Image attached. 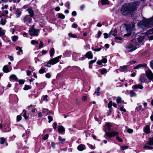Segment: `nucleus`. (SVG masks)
<instances>
[{"mask_svg": "<svg viewBox=\"0 0 153 153\" xmlns=\"http://www.w3.org/2000/svg\"><path fill=\"white\" fill-rule=\"evenodd\" d=\"M138 4V3L136 1L130 4H124L121 9V13L123 15L131 13L136 10Z\"/></svg>", "mask_w": 153, "mask_h": 153, "instance_id": "nucleus-1", "label": "nucleus"}, {"mask_svg": "<svg viewBox=\"0 0 153 153\" xmlns=\"http://www.w3.org/2000/svg\"><path fill=\"white\" fill-rule=\"evenodd\" d=\"M153 25V19L152 18L147 19H145L142 21L138 22L137 24L138 26L142 28L144 27H149Z\"/></svg>", "mask_w": 153, "mask_h": 153, "instance_id": "nucleus-2", "label": "nucleus"}, {"mask_svg": "<svg viewBox=\"0 0 153 153\" xmlns=\"http://www.w3.org/2000/svg\"><path fill=\"white\" fill-rule=\"evenodd\" d=\"M61 58V56H59L53 59L49 60L45 66L48 67H50L51 65H54L58 62L59 60V59Z\"/></svg>", "mask_w": 153, "mask_h": 153, "instance_id": "nucleus-3", "label": "nucleus"}, {"mask_svg": "<svg viewBox=\"0 0 153 153\" xmlns=\"http://www.w3.org/2000/svg\"><path fill=\"white\" fill-rule=\"evenodd\" d=\"M39 32V30L38 29H30L29 30V34L31 36H38V33Z\"/></svg>", "mask_w": 153, "mask_h": 153, "instance_id": "nucleus-4", "label": "nucleus"}, {"mask_svg": "<svg viewBox=\"0 0 153 153\" xmlns=\"http://www.w3.org/2000/svg\"><path fill=\"white\" fill-rule=\"evenodd\" d=\"M119 134V132L115 131L112 132H107L106 133V135L109 137H111L114 136L115 135H118Z\"/></svg>", "mask_w": 153, "mask_h": 153, "instance_id": "nucleus-5", "label": "nucleus"}, {"mask_svg": "<svg viewBox=\"0 0 153 153\" xmlns=\"http://www.w3.org/2000/svg\"><path fill=\"white\" fill-rule=\"evenodd\" d=\"M146 74L149 79L151 80L153 79V74L150 70L146 71Z\"/></svg>", "mask_w": 153, "mask_h": 153, "instance_id": "nucleus-6", "label": "nucleus"}, {"mask_svg": "<svg viewBox=\"0 0 153 153\" xmlns=\"http://www.w3.org/2000/svg\"><path fill=\"white\" fill-rule=\"evenodd\" d=\"M146 66L147 65L146 64H140L135 66L134 69H138L143 67H146Z\"/></svg>", "mask_w": 153, "mask_h": 153, "instance_id": "nucleus-7", "label": "nucleus"}, {"mask_svg": "<svg viewBox=\"0 0 153 153\" xmlns=\"http://www.w3.org/2000/svg\"><path fill=\"white\" fill-rule=\"evenodd\" d=\"M145 77L144 75L142 74L140 76L139 81H140V82L144 83L145 81Z\"/></svg>", "mask_w": 153, "mask_h": 153, "instance_id": "nucleus-8", "label": "nucleus"}, {"mask_svg": "<svg viewBox=\"0 0 153 153\" xmlns=\"http://www.w3.org/2000/svg\"><path fill=\"white\" fill-rule=\"evenodd\" d=\"M149 141L146 142V144L150 145H153V136L152 137H149Z\"/></svg>", "mask_w": 153, "mask_h": 153, "instance_id": "nucleus-9", "label": "nucleus"}, {"mask_svg": "<svg viewBox=\"0 0 153 153\" xmlns=\"http://www.w3.org/2000/svg\"><path fill=\"white\" fill-rule=\"evenodd\" d=\"M85 149V146L82 144L79 145L77 147L78 149L80 151H82Z\"/></svg>", "mask_w": 153, "mask_h": 153, "instance_id": "nucleus-10", "label": "nucleus"}, {"mask_svg": "<svg viewBox=\"0 0 153 153\" xmlns=\"http://www.w3.org/2000/svg\"><path fill=\"white\" fill-rule=\"evenodd\" d=\"M85 56H86V57L88 58V59H92L93 57V55L91 51L88 52L85 55Z\"/></svg>", "mask_w": 153, "mask_h": 153, "instance_id": "nucleus-11", "label": "nucleus"}, {"mask_svg": "<svg viewBox=\"0 0 153 153\" xmlns=\"http://www.w3.org/2000/svg\"><path fill=\"white\" fill-rule=\"evenodd\" d=\"M144 131L146 133L149 134L150 133L149 126L148 125L146 126L144 128Z\"/></svg>", "mask_w": 153, "mask_h": 153, "instance_id": "nucleus-12", "label": "nucleus"}, {"mask_svg": "<svg viewBox=\"0 0 153 153\" xmlns=\"http://www.w3.org/2000/svg\"><path fill=\"white\" fill-rule=\"evenodd\" d=\"M58 131L61 133L64 132L65 131V128L62 126H60L58 128Z\"/></svg>", "mask_w": 153, "mask_h": 153, "instance_id": "nucleus-13", "label": "nucleus"}, {"mask_svg": "<svg viewBox=\"0 0 153 153\" xmlns=\"http://www.w3.org/2000/svg\"><path fill=\"white\" fill-rule=\"evenodd\" d=\"M29 19V22H30V21L31 19V18L30 17V16L28 15L26 16L24 18V22H25V21H27L28 19Z\"/></svg>", "mask_w": 153, "mask_h": 153, "instance_id": "nucleus-14", "label": "nucleus"}, {"mask_svg": "<svg viewBox=\"0 0 153 153\" xmlns=\"http://www.w3.org/2000/svg\"><path fill=\"white\" fill-rule=\"evenodd\" d=\"M28 13H29L30 17L33 16L34 15L33 11L31 8H29L27 10Z\"/></svg>", "mask_w": 153, "mask_h": 153, "instance_id": "nucleus-15", "label": "nucleus"}, {"mask_svg": "<svg viewBox=\"0 0 153 153\" xmlns=\"http://www.w3.org/2000/svg\"><path fill=\"white\" fill-rule=\"evenodd\" d=\"M3 71L4 72L7 73L9 72V69L7 65H5L3 68Z\"/></svg>", "mask_w": 153, "mask_h": 153, "instance_id": "nucleus-16", "label": "nucleus"}, {"mask_svg": "<svg viewBox=\"0 0 153 153\" xmlns=\"http://www.w3.org/2000/svg\"><path fill=\"white\" fill-rule=\"evenodd\" d=\"M133 87L135 89H137V88H139L141 89H142L143 88V86L140 85H135L133 86Z\"/></svg>", "mask_w": 153, "mask_h": 153, "instance_id": "nucleus-17", "label": "nucleus"}, {"mask_svg": "<svg viewBox=\"0 0 153 153\" xmlns=\"http://www.w3.org/2000/svg\"><path fill=\"white\" fill-rule=\"evenodd\" d=\"M152 33H153V28L148 30L146 32V35H147L152 34Z\"/></svg>", "mask_w": 153, "mask_h": 153, "instance_id": "nucleus-18", "label": "nucleus"}, {"mask_svg": "<svg viewBox=\"0 0 153 153\" xmlns=\"http://www.w3.org/2000/svg\"><path fill=\"white\" fill-rule=\"evenodd\" d=\"M144 36H141L138 38L137 40L139 42H141L144 40Z\"/></svg>", "mask_w": 153, "mask_h": 153, "instance_id": "nucleus-19", "label": "nucleus"}, {"mask_svg": "<svg viewBox=\"0 0 153 153\" xmlns=\"http://www.w3.org/2000/svg\"><path fill=\"white\" fill-rule=\"evenodd\" d=\"M131 17L132 19H135L136 18L137 16L135 13L134 12H132L131 13Z\"/></svg>", "mask_w": 153, "mask_h": 153, "instance_id": "nucleus-20", "label": "nucleus"}, {"mask_svg": "<svg viewBox=\"0 0 153 153\" xmlns=\"http://www.w3.org/2000/svg\"><path fill=\"white\" fill-rule=\"evenodd\" d=\"M5 34V30H3L1 27H0V36H3Z\"/></svg>", "mask_w": 153, "mask_h": 153, "instance_id": "nucleus-21", "label": "nucleus"}, {"mask_svg": "<svg viewBox=\"0 0 153 153\" xmlns=\"http://www.w3.org/2000/svg\"><path fill=\"white\" fill-rule=\"evenodd\" d=\"M127 66L126 65H124L120 69V71H124L127 70Z\"/></svg>", "mask_w": 153, "mask_h": 153, "instance_id": "nucleus-22", "label": "nucleus"}, {"mask_svg": "<svg viewBox=\"0 0 153 153\" xmlns=\"http://www.w3.org/2000/svg\"><path fill=\"white\" fill-rule=\"evenodd\" d=\"M126 29L129 31H130L132 29L130 25H128L126 27Z\"/></svg>", "mask_w": 153, "mask_h": 153, "instance_id": "nucleus-23", "label": "nucleus"}, {"mask_svg": "<svg viewBox=\"0 0 153 153\" xmlns=\"http://www.w3.org/2000/svg\"><path fill=\"white\" fill-rule=\"evenodd\" d=\"M101 3L102 5L109 4L108 0H102L101 1Z\"/></svg>", "mask_w": 153, "mask_h": 153, "instance_id": "nucleus-24", "label": "nucleus"}, {"mask_svg": "<svg viewBox=\"0 0 153 153\" xmlns=\"http://www.w3.org/2000/svg\"><path fill=\"white\" fill-rule=\"evenodd\" d=\"M117 102L118 103H120L121 102H122L123 103L124 101H122L121 98L120 97H118L117 98Z\"/></svg>", "mask_w": 153, "mask_h": 153, "instance_id": "nucleus-25", "label": "nucleus"}, {"mask_svg": "<svg viewBox=\"0 0 153 153\" xmlns=\"http://www.w3.org/2000/svg\"><path fill=\"white\" fill-rule=\"evenodd\" d=\"M10 78L13 79V80L16 81L17 79V78L16 76L15 75H12L10 76Z\"/></svg>", "mask_w": 153, "mask_h": 153, "instance_id": "nucleus-26", "label": "nucleus"}, {"mask_svg": "<svg viewBox=\"0 0 153 153\" xmlns=\"http://www.w3.org/2000/svg\"><path fill=\"white\" fill-rule=\"evenodd\" d=\"M5 24V19H1L0 21V24L1 25H4Z\"/></svg>", "mask_w": 153, "mask_h": 153, "instance_id": "nucleus-27", "label": "nucleus"}, {"mask_svg": "<svg viewBox=\"0 0 153 153\" xmlns=\"http://www.w3.org/2000/svg\"><path fill=\"white\" fill-rule=\"evenodd\" d=\"M18 37L16 36H13L12 37V40L13 42H16L18 39Z\"/></svg>", "mask_w": 153, "mask_h": 153, "instance_id": "nucleus-28", "label": "nucleus"}, {"mask_svg": "<svg viewBox=\"0 0 153 153\" xmlns=\"http://www.w3.org/2000/svg\"><path fill=\"white\" fill-rule=\"evenodd\" d=\"M21 13V12L18 9H17L16 11V14H17V17H19Z\"/></svg>", "mask_w": 153, "mask_h": 153, "instance_id": "nucleus-29", "label": "nucleus"}, {"mask_svg": "<svg viewBox=\"0 0 153 153\" xmlns=\"http://www.w3.org/2000/svg\"><path fill=\"white\" fill-rule=\"evenodd\" d=\"M5 142V139L4 137H1L0 138V143L1 144H3Z\"/></svg>", "mask_w": 153, "mask_h": 153, "instance_id": "nucleus-30", "label": "nucleus"}, {"mask_svg": "<svg viewBox=\"0 0 153 153\" xmlns=\"http://www.w3.org/2000/svg\"><path fill=\"white\" fill-rule=\"evenodd\" d=\"M23 112L24 113L23 114V117L26 120H27L28 118V117L26 115V111L25 110H23Z\"/></svg>", "mask_w": 153, "mask_h": 153, "instance_id": "nucleus-31", "label": "nucleus"}, {"mask_svg": "<svg viewBox=\"0 0 153 153\" xmlns=\"http://www.w3.org/2000/svg\"><path fill=\"white\" fill-rule=\"evenodd\" d=\"M54 53V50L53 48H52L50 51V55L51 56H52Z\"/></svg>", "mask_w": 153, "mask_h": 153, "instance_id": "nucleus-32", "label": "nucleus"}, {"mask_svg": "<svg viewBox=\"0 0 153 153\" xmlns=\"http://www.w3.org/2000/svg\"><path fill=\"white\" fill-rule=\"evenodd\" d=\"M134 48V46L131 44H129L127 46L126 48L129 49H133Z\"/></svg>", "mask_w": 153, "mask_h": 153, "instance_id": "nucleus-33", "label": "nucleus"}, {"mask_svg": "<svg viewBox=\"0 0 153 153\" xmlns=\"http://www.w3.org/2000/svg\"><path fill=\"white\" fill-rule=\"evenodd\" d=\"M144 149H153V148L152 147L150 146H145L143 147Z\"/></svg>", "mask_w": 153, "mask_h": 153, "instance_id": "nucleus-34", "label": "nucleus"}, {"mask_svg": "<svg viewBox=\"0 0 153 153\" xmlns=\"http://www.w3.org/2000/svg\"><path fill=\"white\" fill-rule=\"evenodd\" d=\"M58 17L59 18L61 19H64L65 18V16L62 14H60L58 15Z\"/></svg>", "mask_w": 153, "mask_h": 153, "instance_id": "nucleus-35", "label": "nucleus"}, {"mask_svg": "<svg viewBox=\"0 0 153 153\" xmlns=\"http://www.w3.org/2000/svg\"><path fill=\"white\" fill-rule=\"evenodd\" d=\"M106 70L105 68H103L102 69L101 71V74H104L106 72Z\"/></svg>", "mask_w": 153, "mask_h": 153, "instance_id": "nucleus-36", "label": "nucleus"}, {"mask_svg": "<svg viewBox=\"0 0 153 153\" xmlns=\"http://www.w3.org/2000/svg\"><path fill=\"white\" fill-rule=\"evenodd\" d=\"M128 146H121V149L122 150H124L128 148Z\"/></svg>", "mask_w": 153, "mask_h": 153, "instance_id": "nucleus-37", "label": "nucleus"}, {"mask_svg": "<svg viewBox=\"0 0 153 153\" xmlns=\"http://www.w3.org/2000/svg\"><path fill=\"white\" fill-rule=\"evenodd\" d=\"M30 88H31L28 85H25V87L24 88V89L25 90H26L29 89H30Z\"/></svg>", "mask_w": 153, "mask_h": 153, "instance_id": "nucleus-38", "label": "nucleus"}, {"mask_svg": "<svg viewBox=\"0 0 153 153\" xmlns=\"http://www.w3.org/2000/svg\"><path fill=\"white\" fill-rule=\"evenodd\" d=\"M58 139L60 141V142L61 143H62V142L65 141V139H62L61 137H59Z\"/></svg>", "mask_w": 153, "mask_h": 153, "instance_id": "nucleus-39", "label": "nucleus"}, {"mask_svg": "<svg viewBox=\"0 0 153 153\" xmlns=\"http://www.w3.org/2000/svg\"><path fill=\"white\" fill-rule=\"evenodd\" d=\"M130 93L131 94V96H134L135 95V93L132 90L130 91Z\"/></svg>", "mask_w": 153, "mask_h": 153, "instance_id": "nucleus-40", "label": "nucleus"}, {"mask_svg": "<svg viewBox=\"0 0 153 153\" xmlns=\"http://www.w3.org/2000/svg\"><path fill=\"white\" fill-rule=\"evenodd\" d=\"M43 45V43L42 41H40V42L39 45V48H42Z\"/></svg>", "mask_w": 153, "mask_h": 153, "instance_id": "nucleus-41", "label": "nucleus"}, {"mask_svg": "<svg viewBox=\"0 0 153 153\" xmlns=\"http://www.w3.org/2000/svg\"><path fill=\"white\" fill-rule=\"evenodd\" d=\"M45 71L44 69H41L39 71V73L40 74H42L45 72Z\"/></svg>", "mask_w": 153, "mask_h": 153, "instance_id": "nucleus-42", "label": "nucleus"}, {"mask_svg": "<svg viewBox=\"0 0 153 153\" xmlns=\"http://www.w3.org/2000/svg\"><path fill=\"white\" fill-rule=\"evenodd\" d=\"M31 44L33 45L35 43H36V44H38V42L37 41L34 40H32L31 41Z\"/></svg>", "mask_w": 153, "mask_h": 153, "instance_id": "nucleus-43", "label": "nucleus"}, {"mask_svg": "<svg viewBox=\"0 0 153 153\" xmlns=\"http://www.w3.org/2000/svg\"><path fill=\"white\" fill-rule=\"evenodd\" d=\"M48 137V134H46L43 138L44 140H47Z\"/></svg>", "mask_w": 153, "mask_h": 153, "instance_id": "nucleus-44", "label": "nucleus"}, {"mask_svg": "<svg viewBox=\"0 0 153 153\" xmlns=\"http://www.w3.org/2000/svg\"><path fill=\"white\" fill-rule=\"evenodd\" d=\"M48 118L49 120L48 121V122L49 123H50L51 122V121H52L53 120L52 117L50 116H48Z\"/></svg>", "mask_w": 153, "mask_h": 153, "instance_id": "nucleus-45", "label": "nucleus"}, {"mask_svg": "<svg viewBox=\"0 0 153 153\" xmlns=\"http://www.w3.org/2000/svg\"><path fill=\"white\" fill-rule=\"evenodd\" d=\"M87 97L86 96H84L82 97V100L83 101H85L86 100Z\"/></svg>", "mask_w": 153, "mask_h": 153, "instance_id": "nucleus-46", "label": "nucleus"}, {"mask_svg": "<svg viewBox=\"0 0 153 153\" xmlns=\"http://www.w3.org/2000/svg\"><path fill=\"white\" fill-rule=\"evenodd\" d=\"M112 101H110L108 104V107L109 108H110L111 107V106H112Z\"/></svg>", "mask_w": 153, "mask_h": 153, "instance_id": "nucleus-47", "label": "nucleus"}, {"mask_svg": "<svg viewBox=\"0 0 153 153\" xmlns=\"http://www.w3.org/2000/svg\"><path fill=\"white\" fill-rule=\"evenodd\" d=\"M114 33L113 34V35L114 36H116V33H117V30L116 29H115L114 31Z\"/></svg>", "mask_w": 153, "mask_h": 153, "instance_id": "nucleus-48", "label": "nucleus"}, {"mask_svg": "<svg viewBox=\"0 0 153 153\" xmlns=\"http://www.w3.org/2000/svg\"><path fill=\"white\" fill-rule=\"evenodd\" d=\"M19 82L20 84H23L24 83L25 81H24L22 79H20L19 80Z\"/></svg>", "mask_w": 153, "mask_h": 153, "instance_id": "nucleus-49", "label": "nucleus"}, {"mask_svg": "<svg viewBox=\"0 0 153 153\" xmlns=\"http://www.w3.org/2000/svg\"><path fill=\"white\" fill-rule=\"evenodd\" d=\"M150 65L152 68L153 69V60H152L150 61Z\"/></svg>", "mask_w": 153, "mask_h": 153, "instance_id": "nucleus-50", "label": "nucleus"}, {"mask_svg": "<svg viewBox=\"0 0 153 153\" xmlns=\"http://www.w3.org/2000/svg\"><path fill=\"white\" fill-rule=\"evenodd\" d=\"M116 138L120 142H123L121 138H120L119 137L117 136L116 137Z\"/></svg>", "mask_w": 153, "mask_h": 153, "instance_id": "nucleus-51", "label": "nucleus"}, {"mask_svg": "<svg viewBox=\"0 0 153 153\" xmlns=\"http://www.w3.org/2000/svg\"><path fill=\"white\" fill-rule=\"evenodd\" d=\"M102 61L103 63H105L107 62V59L106 58H103L102 59Z\"/></svg>", "mask_w": 153, "mask_h": 153, "instance_id": "nucleus-52", "label": "nucleus"}, {"mask_svg": "<svg viewBox=\"0 0 153 153\" xmlns=\"http://www.w3.org/2000/svg\"><path fill=\"white\" fill-rule=\"evenodd\" d=\"M131 26V27L132 29H133L135 26V23L134 22H132L131 24L130 25Z\"/></svg>", "mask_w": 153, "mask_h": 153, "instance_id": "nucleus-53", "label": "nucleus"}, {"mask_svg": "<svg viewBox=\"0 0 153 153\" xmlns=\"http://www.w3.org/2000/svg\"><path fill=\"white\" fill-rule=\"evenodd\" d=\"M16 49L17 50H19V51H20L21 52H22V50L21 48L19 46H16Z\"/></svg>", "mask_w": 153, "mask_h": 153, "instance_id": "nucleus-54", "label": "nucleus"}, {"mask_svg": "<svg viewBox=\"0 0 153 153\" xmlns=\"http://www.w3.org/2000/svg\"><path fill=\"white\" fill-rule=\"evenodd\" d=\"M69 36H70V37H74V38H76V35H74V34H72L71 33H70L69 34Z\"/></svg>", "mask_w": 153, "mask_h": 153, "instance_id": "nucleus-55", "label": "nucleus"}, {"mask_svg": "<svg viewBox=\"0 0 153 153\" xmlns=\"http://www.w3.org/2000/svg\"><path fill=\"white\" fill-rule=\"evenodd\" d=\"M57 125V123L56 122H55L53 123V128L54 129H56V126Z\"/></svg>", "mask_w": 153, "mask_h": 153, "instance_id": "nucleus-56", "label": "nucleus"}, {"mask_svg": "<svg viewBox=\"0 0 153 153\" xmlns=\"http://www.w3.org/2000/svg\"><path fill=\"white\" fill-rule=\"evenodd\" d=\"M3 88L2 87L0 86V95L3 93Z\"/></svg>", "mask_w": 153, "mask_h": 153, "instance_id": "nucleus-57", "label": "nucleus"}, {"mask_svg": "<svg viewBox=\"0 0 153 153\" xmlns=\"http://www.w3.org/2000/svg\"><path fill=\"white\" fill-rule=\"evenodd\" d=\"M22 119V117L19 115H18L17 117V120L18 121H20Z\"/></svg>", "mask_w": 153, "mask_h": 153, "instance_id": "nucleus-58", "label": "nucleus"}, {"mask_svg": "<svg viewBox=\"0 0 153 153\" xmlns=\"http://www.w3.org/2000/svg\"><path fill=\"white\" fill-rule=\"evenodd\" d=\"M93 50L95 51H100L101 50V48H96V49H93L92 48Z\"/></svg>", "mask_w": 153, "mask_h": 153, "instance_id": "nucleus-59", "label": "nucleus"}, {"mask_svg": "<svg viewBox=\"0 0 153 153\" xmlns=\"http://www.w3.org/2000/svg\"><path fill=\"white\" fill-rule=\"evenodd\" d=\"M96 61V60H92L89 62V64L90 65H91L94 63Z\"/></svg>", "mask_w": 153, "mask_h": 153, "instance_id": "nucleus-60", "label": "nucleus"}, {"mask_svg": "<svg viewBox=\"0 0 153 153\" xmlns=\"http://www.w3.org/2000/svg\"><path fill=\"white\" fill-rule=\"evenodd\" d=\"M127 131V132L129 133H131L133 131V130L131 128H128Z\"/></svg>", "mask_w": 153, "mask_h": 153, "instance_id": "nucleus-61", "label": "nucleus"}, {"mask_svg": "<svg viewBox=\"0 0 153 153\" xmlns=\"http://www.w3.org/2000/svg\"><path fill=\"white\" fill-rule=\"evenodd\" d=\"M46 76L48 78H50L51 76V74L49 73H48L46 74Z\"/></svg>", "mask_w": 153, "mask_h": 153, "instance_id": "nucleus-62", "label": "nucleus"}, {"mask_svg": "<svg viewBox=\"0 0 153 153\" xmlns=\"http://www.w3.org/2000/svg\"><path fill=\"white\" fill-rule=\"evenodd\" d=\"M104 38L105 39H106L108 38V35L106 33H105L104 34Z\"/></svg>", "mask_w": 153, "mask_h": 153, "instance_id": "nucleus-63", "label": "nucleus"}, {"mask_svg": "<svg viewBox=\"0 0 153 153\" xmlns=\"http://www.w3.org/2000/svg\"><path fill=\"white\" fill-rule=\"evenodd\" d=\"M114 39L115 40L117 39L119 40H122V39L120 37H116Z\"/></svg>", "mask_w": 153, "mask_h": 153, "instance_id": "nucleus-64", "label": "nucleus"}]
</instances>
